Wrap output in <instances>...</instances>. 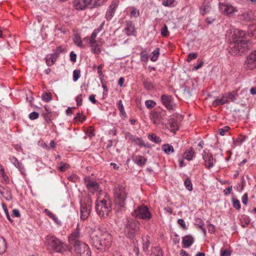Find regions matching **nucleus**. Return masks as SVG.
<instances>
[{
    "label": "nucleus",
    "instance_id": "1",
    "mask_svg": "<svg viewBox=\"0 0 256 256\" xmlns=\"http://www.w3.org/2000/svg\"><path fill=\"white\" fill-rule=\"evenodd\" d=\"M140 223L135 220L128 219L124 224V232L127 238L131 240H138L141 236Z\"/></svg>",
    "mask_w": 256,
    "mask_h": 256
},
{
    "label": "nucleus",
    "instance_id": "2",
    "mask_svg": "<svg viewBox=\"0 0 256 256\" xmlns=\"http://www.w3.org/2000/svg\"><path fill=\"white\" fill-rule=\"evenodd\" d=\"M114 203L118 211L124 212L126 210V200L127 194L125 188L122 186L116 184L114 189Z\"/></svg>",
    "mask_w": 256,
    "mask_h": 256
},
{
    "label": "nucleus",
    "instance_id": "3",
    "mask_svg": "<svg viewBox=\"0 0 256 256\" xmlns=\"http://www.w3.org/2000/svg\"><path fill=\"white\" fill-rule=\"evenodd\" d=\"M46 244L54 252L64 253L67 251L68 246L66 244L52 235H48L46 237Z\"/></svg>",
    "mask_w": 256,
    "mask_h": 256
},
{
    "label": "nucleus",
    "instance_id": "4",
    "mask_svg": "<svg viewBox=\"0 0 256 256\" xmlns=\"http://www.w3.org/2000/svg\"><path fill=\"white\" fill-rule=\"evenodd\" d=\"M232 44L230 52L234 56L240 55V54L244 52L251 46L250 41L246 39L234 40Z\"/></svg>",
    "mask_w": 256,
    "mask_h": 256
},
{
    "label": "nucleus",
    "instance_id": "5",
    "mask_svg": "<svg viewBox=\"0 0 256 256\" xmlns=\"http://www.w3.org/2000/svg\"><path fill=\"white\" fill-rule=\"evenodd\" d=\"M112 210L111 203L109 200H103L97 202L96 204V210L99 216L106 218Z\"/></svg>",
    "mask_w": 256,
    "mask_h": 256
},
{
    "label": "nucleus",
    "instance_id": "6",
    "mask_svg": "<svg viewBox=\"0 0 256 256\" xmlns=\"http://www.w3.org/2000/svg\"><path fill=\"white\" fill-rule=\"evenodd\" d=\"M80 218L82 220H86L90 214L92 208V200L88 196L80 202Z\"/></svg>",
    "mask_w": 256,
    "mask_h": 256
},
{
    "label": "nucleus",
    "instance_id": "7",
    "mask_svg": "<svg viewBox=\"0 0 256 256\" xmlns=\"http://www.w3.org/2000/svg\"><path fill=\"white\" fill-rule=\"evenodd\" d=\"M134 216L142 219L144 220H149L152 218V214L150 212L148 208L144 205H141L138 207L132 212Z\"/></svg>",
    "mask_w": 256,
    "mask_h": 256
},
{
    "label": "nucleus",
    "instance_id": "8",
    "mask_svg": "<svg viewBox=\"0 0 256 256\" xmlns=\"http://www.w3.org/2000/svg\"><path fill=\"white\" fill-rule=\"evenodd\" d=\"M98 234L101 236L102 248H100V251L103 252L107 250L111 246L112 242V235L108 232L103 231L101 229H98Z\"/></svg>",
    "mask_w": 256,
    "mask_h": 256
},
{
    "label": "nucleus",
    "instance_id": "9",
    "mask_svg": "<svg viewBox=\"0 0 256 256\" xmlns=\"http://www.w3.org/2000/svg\"><path fill=\"white\" fill-rule=\"evenodd\" d=\"M124 134L126 138H128L139 146L148 148H150V146L148 144H146L142 138H138L136 136L132 135L128 132H124Z\"/></svg>",
    "mask_w": 256,
    "mask_h": 256
},
{
    "label": "nucleus",
    "instance_id": "10",
    "mask_svg": "<svg viewBox=\"0 0 256 256\" xmlns=\"http://www.w3.org/2000/svg\"><path fill=\"white\" fill-rule=\"evenodd\" d=\"M202 158L204 161V165L206 167L210 169L214 166V160H215L213 158V156L210 152V150L208 149H205L202 153Z\"/></svg>",
    "mask_w": 256,
    "mask_h": 256
},
{
    "label": "nucleus",
    "instance_id": "11",
    "mask_svg": "<svg viewBox=\"0 0 256 256\" xmlns=\"http://www.w3.org/2000/svg\"><path fill=\"white\" fill-rule=\"evenodd\" d=\"M160 99L162 104L168 110H173L175 106L174 99L172 96L163 94L161 96Z\"/></svg>",
    "mask_w": 256,
    "mask_h": 256
},
{
    "label": "nucleus",
    "instance_id": "12",
    "mask_svg": "<svg viewBox=\"0 0 256 256\" xmlns=\"http://www.w3.org/2000/svg\"><path fill=\"white\" fill-rule=\"evenodd\" d=\"M245 64L248 68L253 70L256 68V50L251 52L246 58Z\"/></svg>",
    "mask_w": 256,
    "mask_h": 256
},
{
    "label": "nucleus",
    "instance_id": "13",
    "mask_svg": "<svg viewBox=\"0 0 256 256\" xmlns=\"http://www.w3.org/2000/svg\"><path fill=\"white\" fill-rule=\"evenodd\" d=\"M166 112L165 110H154L151 112L150 118L155 124H159L162 118L166 115Z\"/></svg>",
    "mask_w": 256,
    "mask_h": 256
},
{
    "label": "nucleus",
    "instance_id": "14",
    "mask_svg": "<svg viewBox=\"0 0 256 256\" xmlns=\"http://www.w3.org/2000/svg\"><path fill=\"white\" fill-rule=\"evenodd\" d=\"M84 183L90 192H94L98 190V184L96 181L91 180L88 177H86L84 178Z\"/></svg>",
    "mask_w": 256,
    "mask_h": 256
},
{
    "label": "nucleus",
    "instance_id": "15",
    "mask_svg": "<svg viewBox=\"0 0 256 256\" xmlns=\"http://www.w3.org/2000/svg\"><path fill=\"white\" fill-rule=\"evenodd\" d=\"M118 2L113 0L107 10L106 14V18L107 20H110L114 14L116 9L118 6Z\"/></svg>",
    "mask_w": 256,
    "mask_h": 256
},
{
    "label": "nucleus",
    "instance_id": "16",
    "mask_svg": "<svg viewBox=\"0 0 256 256\" xmlns=\"http://www.w3.org/2000/svg\"><path fill=\"white\" fill-rule=\"evenodd\" d=\"M220 8L224 12V14L230 15L237 11L236 8L228 4L220 3Z\"/></svg>",
    "mask_w": 256,
    "mask_h": 256
},
{
    "label": "nucleus",
    "instance_id": "17",
    "mask_svg": "<svg viewBox=\"0 0 256 256\" xmlns=\"http://www.w3.org/2000/svg\"><path fill=\"white\" fill-rule=\"evenodd\" d=\"M80 237V229L78 226L68 236L69 244H72L74 243H76V242H80V240L79 239Z\"/></svg>",
    "mask_w": 256,
    "mask_h": 256
},
{
    "label": "nucleus",
    "instance_id": "18",
    "mask_svg": "<svg viewBox=\"0 0 256 256\" xmlns=\"http://www.w3.org/2000/svg\"><path fill=\"white\" fill-rule=\"evenodd\" d=\"M91 242L92 246L100 250L102 248V239L101 236L98 234V230L96 234H92L91 236Z\"/></svg>",
    "mask_w": 256,
    "mask_h": 256
},
{
    "label": "nucleus",
    "instance_id": "19",
    "mask_svg": "<svg viewBox=\"0 0 256 256\" xmlns=\"http://www.w3.org/2000/svg\"><path fill=\"white\" fill-rule=\"evenodd\" d=\"M166 126L171 132H176L179 128L178 122L173 118H170L168 120Z\"/></svg>",
    "mask_w": 256,
    "mask_h": 256
},
{
    "label": "nucleus",
    "instance_id": "20",
    "mask_svg": "<svg viewBox=\"0 0 256 256\" xmlns=\"http://www.w3.org/2000/svg\"><path fill=\"white\" fill-rule=\"evenodd\" d=\"M98 42L96 44L91 46V52L95 54H99L101 53L102 48L100 46L104 42V41L102 40V38H98Z\"/></svg>",
    "mask_w": 256,
    "mask_h": 256
},
{
    "label": "nucleus",
    "instance_id": "21",
    "mask_svg": "<svg viewBox=\"0 0 256 256\" xmlns=\"http://www.w3.org/2000/svg\"><path fill=\"white\" fill-rule=\"evenodd\" d=\"M104 0H85L87 8H92L103 4Z\"/></svg>",
    "mask_w": 256,
    "mask_h": 256
},
{
    "label": "nucleus",
    "instance_id": "22",
    "mask_svg": "<svg viewBox=\"0 0 256 256\" xmlns=\"http://www.w3.org/2000/svg\"><path fill=\"white\" fill-rule=\"evenodd\" d=\"M132 160L138 166H144L146 161L147 159L142 156H135L132 157Z\"/></svg>",
    "mask_w": 256,
    "mask_h": 256
},
{
    "label": "nucleus",
    "instance_id": "23",
    "mask_svg": "<svg viewBox=\"0 0 256 256\" xmlns=\"http://www.w3.org/2000/svg\"><path fill=\"white\" fill-rule=\"evenodd\" d=\"M58 58V56L54 52L48 54L45 58L46 64L48 66H52Z\"/></svg>",
    "mask_w": 256,
    "mask_h": 256
},
{
    "label": "nucleus",
    "instance_id": "24",
    "mask_svg": "<svg viewBox=\"0 0 256 256\" xmlns=\"http://www.w3.org/2000/svg\"><path fill=\"white\" fill-rule=\"evenodd\" d=\"M246 33L244 31L238 29L234 30L232 35L234 41L236 40L244 39Z\"/></svg>",
    "mask_w": 256,
    "mask_h": 256
},
{
    "label": "nucleus",
    "instance_id": "25",
    "mask_svg": "<svg viewBox=\"0 0 256 256\" xmlns=\"http://www.w3.org/2000/svg\"><path fill=\"white\" fill-rule=\"evenodd\" d=\"M228 99L226 94H224L220 98L216 99L212 102V105L214 106H217L220 105H223L225 104L228 103Z\"/></svg>",
    "mask_w": 256,
    "mask_h": 256
},
{
    "label": "nucleus",
    "instance_id": "26",
    "mask_svg": "<svg viewBox=\"0 0 256 256\" xmlns=\"http://www.w3.org/2000/svg\"><path fill=\"white\" fill-rule=\"evenodd\" d=\"M210 10V6L209 2L204 0L200 8V12L202 15H204Z\"/></svg>",
    "mask_w": 256,
    "mask_h": 256
},
{
    "label": "nucleus",
    "instance_id": "27",
    "mask_svg": "<svg viewBox=\"0 0 256 256\" xmlns=\"http://www.w3.org/2000/svg\"><path fill=\"white\" fill-rule=\"evenodd\" d=\"M194 242V238L190 235H186L182 238V242L184 248H189Z\"/></svg>",
    "mask_w": 256,
    "mask_h": 256
},
{
    "label": "nucleus",
    "instance_id": "28",
    "mask_svg": "<svg viewBox=\"0 0 256 256\" xmlns=\"http://www.w3.org/2000/svg\"><path fill=\"white\" fill-rule=\"evenodd\" d=\"M126 22V28H125L126 34L128 36L134 35L135 32V30L133 23L131 21H128Z\"/></svg>",
    "mask_w": 256,
    "mask_h": 256
},
{
    "label": "nucleus",
    "instance_id": "29",
    "mask_svg": "<svg viewBox=\"0 0 256 256\" xmlns=\"http://www.w3.org/2000/svg\"><path fill=\"white\" fill-rule=\"evenodd\" d=\"M74 6L78 10H84L87 8L85 0H74Z\"/></svg>",
    "mask_w": 256,
    "mask_h": 256
},
{
    "label": "nucleus",
    "instance_id": "30",
    "mask_svg": "<svg viewBox=\"0 0 256 256\" xmlns=\"http://www.w3.org/2000/svg\"><path fill=\"white\" fill-rule=\"evenodd\" d=\"M84 244H86L82 243L81 241H80V242H76V243H74L71 245L72 246L74 252L78 254L82 253V250L84 249Z\"/></svg>",
    "mask_w": 256,
    "mask_h": 256
},
{
    "label": "nucleus",
    "instance_id": "31",
    "mask_svg": "<svg viewBox=\"0 0 256 256\" xmlns=\"http://www.w3.org/2000/svg\"><path fill=\"white\" fill-rule=\"evenodd\" d=\"M195 152L194 150L191 148L184 152V158L187 160L188 161L192 160L193 158V156Z\"/></svg>",
    "mask_w": 256,
    "mask_h": 256
},
{
    "label": "nucleus",
    "instance_id": "32",
    "mask_svg": "<svg viewBox=\"0 0 256 256\" xmlns=\"http://www.w3.org/2000/svg\"><path fill=\"white\" fill-rule=\"evenodd\" d=\"M142 249L143 251L145 252H148V248L150 245V242L148 236L144 238L142 237Z\"/></svg>",
    "mask_w": 256,
    "mask_h": 256
},
{
    "label": "nucleus",
    "instance_id": "33",
    "mask_svg": "<svg viewBox=\"0 0 256 256\" xmlns=\"http://www.w3.org/2000/svg\"><path fill=\"white\" fill-rule=\"evenodd\" d=\"M142 83L144 88L147 90H151L154 88L153 84L148 78L142 79Z\"/></svg>",
    "mask_w": 256,
    "mask_h": 256
},
{
    "label": "nucleus",
    "instance_id": "34",
    "mask_svg": "<svg viewBox=\"0 0 256 256\" xmlns=\"http://www.w3.org/2000/svg\"><path fill=\"white\" fill-rule=\"evenodd\" d=\"M162 150L165 153L168 154H170L174 152V149L172 146L170 144H164L162 146Z\"/></svg>",
    "mask_w": 256,
    "mask_h": 256
},
{
    "label": "nucleus",
    "instance_id": "35",
    "mask_svg": "<svg viewBox=\"0 0 256 256\" xmlns=\"http://www.w3.org/2000/svg\"><path fill=\"white\" fill-rule=\"evenodd\" d=\"M116 106L118 108L120 112V116H124V118H126V112L124 110V106L122 104V100H119Z\"/></svg>",
    "mask_w": 256,
    "mask_h": 256
},
{
    "label": "nucleus",
    "instance_id": "36",
    "mask_svg": "<svg viewBox=\"0 0 256 256\" xmlns=\"http://www.w3.org/2000/svg\"><path fill=\"white\" fill-rule=\"evenodd\" d=\"M148 138L152 142L156 144H160L162 142V139L154 133L150 134L148 135Z\"/></svg>",
    "mask_w": 256,
    "mask_h": 256
},
{
    "label": "nucleus",
    "instance_id": "37",
    "mask_svg": "<svg viewBox=\"0 0 256 256\" xmlns=\"http://www.w3.org/2000/svg\"><path fill=\"white\" fill-rule=\"evenodd\" d=\"M6 249V240L0 236V254L4 253Z\"/></svg>",
    "mask_w": 256,
    "mask_h": 256
},
{
    "label": "nucleus",
    "instance_id": "38",
    "mask_svg": "<svg viewBox=\"0 0 256 256\" xmlns=\"http://www.w3.org/2000/svg\"><path fill=\"white\" fill-rule=\"evenodd\" d=\"M152 254L154 256H163L162 250L159 246L152 247Z\"/></svg>",
    "mask_w": 256,
    "mask_h": 256
},
{
    "label": "nucleus",
    "instance_id": "39",
    "mask_svg": "<svg viewBox=\"0 0 256 256\" xmlns=\"http://www.w3.org/2000/svg\"><path fill=\"white\" fill-rule=\"evenodd\" d=\"M228 99L230 100L232 102H234L238 96L237 91H233L226 93Z\"/></svg>",
    "mask_w": 256,
    "mask_h": 256
},
{
    "label": "nucleus",
    "instance_id": "40",
    "mask_svg": "<svg viewBox=\"0 0 256 256\" xmlns=\"http://www.w3.org/2000/svg\"><path fill=\"white\" fill-rule=\"evenodd\" d=\"M184 185L186 190L188 191H192L193 190L192 184L191 179L190 178H187L184 181Z\"/></svg>",
    "mask_w": 256,
    "mask_h": 256
},
{
    "label": "nucleus",
    "instance_id": "41",
    "mask_svg": "<svg viewBox=\"0 0 256 256\" xmlns=\"http://www.w3.org/2000/svg\"><path fill=\"white\" fill-rule=\"evenodd\" d=\"M243 20L246 21H250L253 20V14L252 12H246L242 14Z\"/></svg>",
    "mask_w": 256,
    "mask_h": 256
},
{
    "label": "nucleus",
    "instance_id": "42",
    "mask_svg": "<svg viewBox=\"0 0 256 256\" xmlns=\"http://www.w3.org/2000/svg\"><path fill=\"white\" fill-rule=\"evenodd\" d=\"M138 240H131L130 241L133 243L134 244V249L133 252H134L136 256H139L140 254V250L139 248L138 247Z\"/></svg>",
    "mask_w": 256,
    "mask_h": 256
},
{
    "label": "nucleus",
    "instance_id": "43",
    "mask_svg": "<svg viewBox=\"0 0 256 256\" xmlns=\"http://www.w3.org/2000/svg\"><path fill=\"white\" fill-rule=\"evenodd\" d=\"M160 48H156L152 52V56L150 58V60L152 62H155L158 60V56L160 54Z\"/></svg>",
    "mask_w": 256,
    "mask_h": 256
},
{
    "label": "nucleus",
    "instance_id": "44",
    "mask_svg": "<svg viewBox=\"0 0 256 256\" xmlns=\"http://www.w3.org/2000/svg\"><path fill=\"white\" fill-rule=\"evenodd\" d=\"M42 100L46 102H50L52 100V94L48 93H44L42 96Z\"/></svg>",
    "mask_w": 256,
    "mask_h": 256
},
{
    "label": "nucleus",
    "instance_id": "45",
    "mask_svg": "<svg viewBox=\"0 0 256 256\" xmlns=\"http://www.w3.org/2000/svg\"><path fill=\"white\" fill-rule=\"evenodd\" d=\"M232 206L234 208L238 210L240 208L241 205L240 201L238 200L235 198H232Z\"/></svg>",
    "mask_w": 256,
    "mask_h": 256
},
{
    "label": "nucleus",
    "instance_id": "46",
    "mask_svg": "<svg viewBox=\"0 0 256 256\" xmlns=\"http://www.w3.org/2000/svg\"><path fill=\"white\" fill-rule=\"evenodd\" d=\"M145 105L147 108L151 109L156 105V102L152 100H147L145 102Z\"/></svg>",
    "mask_w": 256,
    "mask_h": 256
},
{
    "label": "nucleus",
    "instance_id": "47",
    "mask_svg": "<svg viewBox=\"0 0 256 256\" xmlns=\"http://www.w3.org/2000/svg\"><path fill=\"white\" fill-rule=\"evenodd\" d=\"M66 52V48L62 46H58L54 52V53L59 57L61 53Z\"/></svg>",
    "mask_w": 256,
    "mask_h": 256
},
{
    "label": "nucleus",
    "instance_id": "48",
    "mask_svg": "<svg viewBox=\"0 0 256 256\" xmlns=\"http://www.w3.org/2000/svg\"><path fill=\"white\" fill-rule=\"evenodd\" d=\"M80 76V70H74L73 71V80L77 81Z\"/></svg>",
    "mask_w": 256,
    "mask_h": 256
},
{
    "label": "nucleus",
    "instance_id": "49",
    "mask_svg": "<svg viewBox=\"0 0 256 256\" xmlns=\"http://www.w3.org/2000/svg\"><path fill=\"white\" fill-rule=\"evenodd\" d=\"M42 116L44 117L45 121L46 122L48 123L51 122H52V113L42 114Z\"/></svg>",
    "mask_w": 256,
    "mask_h": 256
},
{
    "label": "nucleus",
    "instance_id": "50",
    "mask_svg": "<svg viewBox=\"0 0 256 256\" xmlns=\"http://www.w3.org/2000/svg\"><path fill=\"white\" fill-rule=\"evenodd\" d=\"M140 60L146 62L148 59V56L146 51L144 50L140 53Z\"/></svg>",
    "mask_w": 256,
    "mask_h": 256
},
{
    "label": "nucleus",
    "instance_id": "51",
    "mask_svg": "<svg viewBox=\"0 0 256 256\" xmlns=\"http://www.w3.org/2000/svg\"><path fill=\"white\" fill-rule=\"evenodd\" d=\"M69 167V165L66 163L62 162L60 163L59 170L61 172H65Z\"/></svg>",
    "mask_w": 256,
    "mask_h": 256
},
{
    "label": "nucleus",
    "instance_id": "52",
    "mask_svg": "<svg viewBox=\"0 0 256 256\" xmlns=\"http://www.w3.org/2000/svg\"><path fill=\"white\" fill-rule=\"evenodd\" d=\"M168 26L166 24H164V26L161 29V34L164 37L167 36H168Z\"/></svg>",
    "mask_w": 256,
    "mask_h": 256
},
{
    "label": "nucleus",
    "instance_id": "53",
    "mask_svg": "<svg viewBox=\"0 0 256 256\" xmlns=\"http://www.w3.org/2000/svg\"><path fill=\"white\" fill-rule=\"evenodd\" d=\"M16 167L20 170L22 174H25L26 170L22 162H18Z\"/></svg>",
    "mask_w": 256,
    "mask_h": 256
},
{
    "label": "nucleus",
    "instance_id": "54",
    "mask_svg": "<svg viewBox=\"0 0 256 256\" xmlns=\"http://www.w3.org/2000/svg\"><path fill=\"white\" fill-rule=\"evenodd\" d=\"M230 128L228 126H226L223 128H220L218 130V132L221 136H224L226 132L228 131Z\"/></svg>",
    "mask_w": 256,
    "mask_h": 256
},
{
    "label": "nucleus",
    "instance_id": "55",
    "mask_svg": "<svg viewBox=\"0 0 256 256\" xmlns=\"http://www.w3.org/2000/svg\"><path fill=\"white\" fill-rule=\"evenodd\" d=\"M74 42L78 46H82V41L81 40L80 36H75L74 38Z\"/></svg>",
    "mask_w": 256,
    "mask_h": 256
},
{
    "label": "nucleus",
    "instance_id": "56",
    "mask_svg": "<svg viewBox=\"0 0 256 256\" xmlns=\"http://www.w3.org/2000/svg\"><path fill=\"white\" fill-rule=\"evenodd\" d=\"M84 252H85V254L84 256H91V251L88 244L84 245Z\"/></svg>",
    "mask_w": 256,
    "mask_h": 256
},
{
    "label": "nucleus",
    "instance_id": "57",
    "mask_svg": "<svg viewBox=\"0 0 256 256\" xmlns=\"http://www.w3.org/2000/svg\"><path fill=\"white\" fill-rule=\"evenodd\" d=\"M39 114L36 112H33L29 114V118L30 120H34L38 118Z\"/></svg>",
    "mask_w": 256,
    "mask_h": 256
},
{
    "label": "nucleus",
    "instance_id": "58",
    "mask_svg": "<svg viewBox=\"0 0 256 256\" xmlns=\"http://www.w3.org/2000/svg\"><path fill=\"white\" fill-rule=\"evenodd\" d=\"M178 224L184 230H187L188 227L186 226L184 220L182 218H180L178 220Z\"/></svg>",
    "mask_w": 256,
    "mask_h": 256
},
{
    "label": "nucleus",
    "instance_id": "59",
    "mask_svg": "<svg viewBox=\"0 0 256 256\" xmlns=\"http://www.w3.org/2000/svg\"><path fill=\"white\" fill-rule=\"evenodd\" d=\"M198 54L196 52L190 53L188 55L187 61L190 62L192 60H194L197 58Z\"/></svg>",
    "mask_w": 256,
    "mask_h": 256
},
{
    "label": "nucleus",
    "instance_id": "60",
    "mask_svg": "<svg viewBox=\"0 0 256 256\" xmlns=\"http://www.w3.org/2000/svg\"><path fill=\"white\" fill-rule=\"evenodd\" d=\"M104 66V64H100V65H99L98 66V68H97V69H98V73L99 74V76H100V80H102L104 78V75L102 74V68Z\"/></svg>",
    "mask_w": 256,
    "mask_h": 256
},
{
    "label": "nucleus",
    "instance_id": "61",
    "mask_svg": "<svg viewBox=\"0 0 256 256\" xmlns=\"http://www.w3.org/2000/svg\"><path fill=\"white\" fill-rule=\"evenodd\" d=\"M220 256H230L231 252L226 250V249H221L220 250Z\"/></svg>",
    "mask_w": 256,
    "mask_h": 256
},
{
    "label": "nucleus",
    "instance_id": "62",
    "mask_svg": "<svg viewBox=\"0 0 256 256\" xmlns=\"http://www.w3.org/2000/svg\"><path fill=\"white\" fill-rule=\"evenodd\" d=\"M198 226L200 228V230H202L204 235H206V228L204 226V221L200 220V223L198 224Z\"/></svg>",
    "mask_w": 256,
    "mask_h": 256
},
{
    "label": "nucleus",
    "instance_id": "63",
    "mask_svg": "<svg viewBox=\"0 0 256 256\" xmlns=\"http://www.w3.org/2000/svg\"><path fill=\"white\" fill-rule=\"evenodd\" d=\"M76 104L78 106H80L82 104V94H80L76 96Z\"/></svg>",
    "mask_w": 256,
    "mask_h": 256
},
{
    "label": "nucleus",
    "instance_id": "64",
    "mask_svg": "<svg viewBox=\"0 0 256 256\" xmlns=\"http://www.w3.org/2000/svg\"><path fill=\"white\" fill-rule=\"evenodd\" d=\"M75 119L78 120L79 121L82 122L86 120V117L84 116L82 114L80 113H78L76 114V116L74 118Z\"/></svg>",
    "mask_w": 256,
    "mask_h": 256
}]
</instances>
